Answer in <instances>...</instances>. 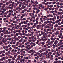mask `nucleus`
Wrapping results in <instances>:
<instances>
[{"label": "nucleus", "mask_w": 63, "mask_h": 63, "mask_svg": "<svg viewBox=\"0 0 63 63\" xmlns=\"http://www.w3.org/2000/svg\"><path fill=\"white\" fill-rule=\"evenodd\" d=\"M32 6L33 7L32 9L33 10H36V7H38V5L36 4H35L34 3H33V4H32Z\"/></svg>", "instance_id": "nucleus-1"}, {"label": "nucleus", "mask_w": 63, "mask_h": 63, "mask_svg": "<svg viewBox=\"0 0 63 63\" xmlns=\"http://www.w3.org/2000/svg\"><path fill=\"white\" fill-rule=\"evenodd\" d=\"M47 37V36H46V35H43L42 36V37H41V41H42V40H43V39H45V38H46Z\"/></svg>", "instance_id": "nucleus-2"}, {"label": "nucleus", "mask_w": 63, "mask_h": 63, "mask_svg": "<svg viewBox=\"0 0 63 63\" xmlns=\"http://www.w3.org/2000/svg\"><path fill=\"white\" fill-rule=\"evenodd\" d=\"M59 43L60 45H63V40L62 39H61L60 40V42H59Z\"/></svg>", "instance_id": "nucleus-3"}, {"label": "nucleus", "mask_w": 63, "mask_h": 63, "mask_svg": "<svg viewBox=\"0 0 63 63\" xmlns=\"http://www.w3.org/2000/svg\"><path fill=\"white\" fill-rule=\"evenodd\" d=\"M15 31L16 32H17V33H18V32H21V31H20L19 29L18 30H15Z\"/></svg>", "instance_id": "nucleus-4"}, {"label": "nucleus", "mask_w": 63, "mask_h": 63, "mask_svg": "<svg viewBox=\"0 0 63 63\" xmlns=\"http://www.w3.org/2000/svg\"><path fill=\"white\" fill-rule=\"evenodd\" d=\"M48 38H45L43 39L42 40V41H43V42H45V41H47V40Z\"/></svg>", "instance_id": "nucleus-5"}, {"label": "nucleus", "mask_w": 63, "mask_h": 63, "mask_svg": "<svg viewBox=\"0 0 63 63\" xmlns=\"http://www.w3.org/2000/svg\"><path fill=\"white\" fill-rule=\"evenodd\" d=\"M47 25H46L45 26V28H50V27L49 26H48V25H49V24H47Z\"/></svg>", "instance_id": "nucleus-6"}, {"label": "nucleus", "mask_w": 63, "mask_h": 63, "mask_svg": "<svg viewBox=\"0 0 63 63\" xmlns=\"http://www.w3.org/2000/svg\"><path fill=\"white\" fill-rule=\"evenodd\" d=\"M29 15L30 16H33L34 15V13H29Z\"/></svg>", "instance_id": "nucleus-7"}, {"label": "nucleus", "mask_w": 63, "mask_h": 63, "mask_svg": "<svg viewBox=\"0 0 63 63\" xmlns=\"http://www.w3.org/2000/svg\"><path fill=\"white\" fill-rule=\"evenodd\" d=\"M36 28L37 29H40V28L39 27V25L37 24L36 25Z\"/></svg>", "instance_id": "nucleus-8"}, {"label": "nucleus", "mask_w": 63, "mask_h": 63, "mask_svg": "<svg viewBox=\"0 0 63 63\" xmlns=\"http://www.w3.org/2000/svg\"><path fill=\"white\" fill-rule=\"evenodd\" d=\"M58 41H57V40H56L55 41V42H54V44L55 45H57V43H58Z\"/></svg>", "instance_id": "nucleus-9"}, {"label": "nucleus", "mask_w": 63, "mask_h": 63, "mask_svg": "<svg viewBox=\"0 0 63 63\" xmlns=\"http://www.w3.org/2000/svg\"><path fill=\"white\" fill-rule=\"evenodd\" d=\"M19 12L18 11H18H16V13L17 14H19V15H20V13H19V12Z\"/></svg>", "instance_id": "nucleus-10"}, {"label": "nucleus", "mask_w": 63, "mask_h": 63, "mask_svg": "<svg viewBox=\"0 0 63 63\" xmlns=\"http://www.w3.org/2000/svg\"><path fill=\"white\" fill-rule=\"evenodd\" d=\"M3 42L2 41H0V45L1 46H3Z\"/></svg>", "instance_id": "nucleus-11"}, {"label": "nucleus", "mask_w": 63, "mask_h": 63, "mask_svg": "<svg viewBox=\"0 0 63 63\" xmlns=\"http://www.w3.org/2000/svg\"><path fill=\"white\" fill-rule=\"evenodd\" d=\"M41 33L42 35H43V34L44 35V34H45V32H43V31H42L41 32Z\"/></svg>", "instance_id": "nucleus-12"}, {"label": "nucleus", "mask_w": 63, "mask_h": 63, "mask_svg": "<svg viewBox=\"0 0 63 63\" xmlns=\"http://www.w3.org/2000/svg\"><path fill=\"white\" fill-rule=\"evenodd\" d=\"M18 34L19 35H20V36H22L23 34L21 33V32H19L18 33Z\"/></svg>", "instance_id": "nucleus-13"}, {"label": "nucleus", "mask_w": 63, "mask_h": 63, "mask_svg": "<svg viewBox=\"0 0 63 63\" xmlns=\"http://www.w3.org/2000/svg\"><path fill=\"white\" fill-rule=\"evenodd\" d=\"M47 31H51V29L48 28L47 29Z\"/></svg>", "instance_id": "nucleus-14"}, {"label": "nucleus", "mask_w": 63, "mask_h": 63, "mask_svg": "<svg viewBox=\"0 0 63 63\" xmlns=\"http://www.w3.org/2000/svg\"><path fill=\"white\" fill-rule=\"evenodd\" d=\"M40 44H41L42 45H44L45 44V42H41L40 43Z\"/></svg>", "instance_id": "nucleus-15"}, {"label": "nucleus", "mask_w": 63, "mask_h": 63, "mask_svg": "<svg viewBox=\"0 0 63 63\" xmlns=\"http://www.w3.org/2000/svg\"><path fill=\"white\" fill-rule=\"evenodd\" d=\"M31 33L32 34H31V36H33V34H34V32H33V31H32L31 32Z\"/></svg>", "instance_id": "nucleus-16"}, {"label": "nucleus", "mask_w": 63, "mask_h": 63, "mask_svg": "<svg viewBox=\"0 0 63 63\" xmlns=\"http://www.w3.org/2000/svg\"><path fill=\"white\" fill-rule=\"evenodd\" d=\"M29 10H30V12H31V13H32V9L31 8H29Z\"/></svg>", "instance_id": "nucleus-17"}, {"label": "nucleus", "mask_w": 63, "mask_h": 63, "mask_svg": "<svg viewBox=\"0 0 63 63\" xmlns=\"http://www.w3.org/2000/svg\"><path fill=\"white\" fill-rule=\"evenodd\" d=\"M46 50V48H45V49L43 48L42 49V51L43 52L45 51Z\"/></svg>", "instance_id": "nucleus-18"}, {"label": "nucleus", "mask_w": 63, "mask_h": 63, "mask_svg": "<svg viewBox=\"0 0 63 63\" xmlns=\"http://www.w3.org/2000/svg\"><path fill=\"white\" fill-rule=\"evenodd\" d=\"M36 10L37 11V12H40V9H38V8H36Z\"/></svg>", "instance_id": "nucleus-19"}, {"label": "nucleus", "mask_w": 63, "mask_h": 63, "mask_svg": "<svg viewBox=\"0 0 63 63\" xmlns=\"http://www.w3.org/2000/svg\"><path fill=\"white\" fill-rule=\"evenodd\" d=\"M58 26V25L57 24H55L54 26L55 27H57Z\"/></svg>", "instance_id": "nucleus-20"}, {"label": "nucleus", "mask_w": 63, "mask_h": 63, "mask_svg": "<svg viewBox=\"0 0 63 63\" xmlns=\"http://www.w3.org/2000/svg\"><path fill=\"white\" fill-rule=\"evenodd\" d=\"M23 5H25V6H27V4H26V2H24L23 3Z\"/></svg>", "instance_id": "nucleus-21"}, {"label": "nucleus", "mask_w": 63, "mask_h": 63, "mask_svg": "<svg viewBox=\"0 0 63 63\" xmlns=\"http://www.w3.org/2000/svg\"><path fill=\"white\" fill-rule=\"evenodd\" d=\"M6 7V4H4L3 6H2V7L3 8H4Z\"/></svg>", "instance_id": "nucleus-22"}, {"label": "nucleus", "mask_w": 63, "mask_h": 63, "mask_svg": "<svg viewBox=\"0 0 63 63\" xmlns=\"http://www.w3.org/2000/svg\"><path fill=\"white\" fill-rule=\"evenodd\" d=\"M20 55H21V56H22L23 55V56H25V54H23V53H22L20 54Z\"/></svg>", "instance_id": "nucleus-23"}, {"label": "nucleus", "mask_w": 63, "mask_h": 63, "mask_svg": "<svg viewBox=\"0 0 63 63\" xmlns=\"http://www.w3.org/2000/svg\"><path fill=\"white\" fill-rule=\"evenodd\" d=\"M8 3L9 4H12V1L11 0H10L9 2H8Z\"/></svg>", "instance_id": "nucleus-24"}, {"label": "nucleus", "mask_w": 63, "mask_h": 63, "mask_svg": "<svg viewBox=\"0 0 63 63\" xmlns=\"http://www.w3.org/2000/svg\"><path fill=\"white\" fill-rule=\"evenodd\" d=\"M32 42H35L36 41V40L34 39H32L31 40Z\"/></svg>", "instance_id": "nucleus-25"}, {"label": "nucleus", "mask_w": 63, "mask_h": 63, "mask_svg": "<svg viewBox=\"0 0 63 63\" xmlns=\"http://www.w3.org/2000/svg\"><path fill=\"white\" fill-rule=\"evenodd\" d=\"M8 38H12V37H11V36L10 35H8Z\"/></svg>", "instance_id": "nucleus-26"}, {"label": "nucleus", "mask_w": 63, "mask_h": 63, "mask_svg": "<svg viewBox=\"0 0 63 63\" xmlns=\"http://www.w3.org/2000/svg\"><path fill=\"white\" fill-rule=\"evenodd\" d=\"M4 34H9V32H4Z\"/></svg>", "instance_id": "nucleus-27"}, {"label": "nucleus", "mask_w": 63, "mask_h": 63, "mask_svg": "<svg viewBox=\"0 0 63 63\" xmlns=\"http://www.w3.org/2000/svg\"><path fill=\"white\" fill-rule=\"evenodd\" d=\"M8 37V35L7 34H6L4 35V38H6V37Z\"/></svg>", "instance_id": "nucleus-28"}, {"label": "nucleus", "mask_w": 63, "mask_h": 63, "mask_svg": "<svg viewBox=\"0 0 63 63\" xmlns=\"http://www.w3.org/2000/svg\"><path fill=\"white\" fill-rule=\"evenodd\" d=\"M9 38L8 37H7L6 38V42L7 41H9Z\"/></svg>", "instance_id": "nucleus-29"}, {"label": "nucleus", "mask_w": 63, "mask_h": 63, "mask_svg": "<svg viewBox=\"0 0 63 63\" xmlns=\"http://www.w3.org/2000/svg\"><path fill=\"white\" fill-rule=\"evenodd\" d=\"M19 10H18V11L19 12H20V10H22V9L21 8H19Z\"/></svg>", "instance_id": "nucleus-30"}, {"label": "nucleus", "mask_w": 63, "mask_h": 63, "mask_svg": "<svg viewBox=\"0 0 63 63\" xmlns=\"http://www.w3.org/2000/svg\"><path fill=\"white\" fill-rule=\"evenodd\" d=\"M15 23L16 24H16H18V23H18V22L17 20L16 21Z\"/></svg>", "instance_id": "nucleus-31"}, {"label": "nucleus", "mask_w": 63, "mask_h": 63, "mask_svg": "<svg viewBox=\"0 0 63 63\" xmlns=\"http://www.w3.org/2000/svg\"><path fill=\"white\" fill-rule=\"evenodd\" d=\"M38 24L39 25H41L42 24V22L41 21L39 22Z\"/></svg>", "instance_id": "nucleus-32"}, {"label": "nucleus", "mask_w": 63, "mask_h": 63, "mask_svg": "<svg viewBox=\"0 0 63 63\" xmlns=\"http://www.w3.org/2000/svg\"><path fill=\"white\" fill-rule=\"evenodd\" d=\"M22 6L24 8H26V7L24 5H23Z\"/></svg>", "instance_id": "nucleus-33"}, {"label": "nucleus", "mask_w": 63, "mask_h": 63, "mask_svg": "<svg viewBox=\"0 0 63 63\" xmlns=\"http://www.w3.org/2000/svg\"><path fill=\"white\" fill-rule=\"evenodd\" d=\"M2 56H6V55H5V54H4V53H2Z\"/></svg>", "instance_id": "nucleus-34"}, {"label": "nucleus", "mask_w": 63, "mask_h": 63, "mask_svg": "<svg viewBox=\"0 0 63 63\" xmlns=\"http://www.w3.org/2000/svg\"><path fill=\"white\" fill-rule=\"evenodd\" d=\"M46 32L47 34H49V32L48 31H46Z\"/></svg>", "instance_id": "nucleus-35"}, {"label": "nucleus", "mask_w": 63, "mask_h": 63, "mask_svg": "<svg viewBox=\"0 0 63 63\" xmlns=\"http://www.w3.org/2000/svg\"><path fill=\"white\" fill-rule=\"evenodd\" d=\"M28 62H30V63H31V60H28Z\"/></svg>", "instance_id": "nucleus-36"}, {"label": "nucleus", "mask_w": 63, "mask_h": 63, "mask_svg": "<svg viewBox=\"0 0 63 63\" xmlns=\"http://www.w3.org/2000/svg\"><path fill=\"white\" fill-rule=\"evenodd\" d=\"M59 18H60V17H59V16H58L57 17V19H59Z\"/></svg>", "instance_id": "nucleus-37"}, {"label": "nucleus", "mask_w": 63, "mask_h": 63, "mask_svg": "<svg viewBox=\"0 0 63 63\" xmlns=\"http://www.w3.org/2000/svg\"><path fill=\"white\" fill-rule=\"evenodd\" d=\"M20 26L18 25H17V27H18V28H20Z\"/></svg>", "instance_id": "nucleus-38"}, {"label": "nucleus", "mask_w": 63, "mask_h": 63, "mask_svg": "<svg viewBox=\"0 0 63 63\" xmlns=\"http://www.w3.org/2000/svg\"><path fill=\"white\" fill-rule=\"evenodd\" d=\"M42 27H44V26H45V24H42Z\"/></svg>", "instance_id": "nucleus-39"}, {"label": "nucleus", "mask_w": 63, "mask_h": 63, "mask_svg": "<svg viewBox=\"0 0 63 63\" xmlns=\"http://www.w3.org/2000/svg\"><path fill=\"white\" fill-rule=\"evenodd\" d=\"M2 42L3 44H4V43H5V41H3V40H2Z\"/></svg>", "instance_id": "nucleus-40"}, {"label": "nucleus", "mask_w": 63, "mask_h": 63, "mask_svg": "<svg viewBox=\"0 0 63 63\" xmlns=\"http://www.w3.org/2000/svg\"><path fill=\"white\" fill-rule=\"evenodd\" d=\"M14 49H12L11 50V52H14Z\"/></svg>", "instance_id": "nucleus-41"}, {"label": "nucleus", "mask_w": 63, "mask_h": 63, "mask_svg": "<svg viewBox=\"0 0 63 63\" xmlns=\"http://www.w3.org/2000/svg\"><path fill=\"white\" fill-rule=\"evenodd\" d=\"M4 35V34L3 33H2L1 34V36H3Z\"/></svg>", "instance_id": "nucleus-42"}, {"label": "nucleus", "mask_w": 63, "mask_h": 63, "mask_svg": "<svg viewBox=\"0 0 63 63\" xmlns=\"http://www.w3.org/2000/svg\"><path fill=\"white\" fill-rule=\"evenodd\" d=\"M12 30H15V27H12Z\"/></svg>", "instance_id": "nucleus-43"}, {"label": "nucleus", "mask_w": 63, "mask_h": 63, "mask_svg": "<svg viewBox=\"0 0 63 63\" xmlns=\"http://www.w3.org/2000/svg\"><path fill=\"white\" fill-rule=\"evenodd\" d=\"M17 21H18V22H20V19H17Z\"/></svg>", "instance_id": "nucleus-44"}, {"label": "nucleus", "mask_w": 63, "mask_h": 63, "mask_svg": "<svg viewBox=\"0 0 63 63\" xmlns=\"http://www.w3.org/2000/svg\"><path fill=\"white\" fill-rule=\"evenodd\" d=\"M32 39H34V38H35V37L34 36H32Z\"/></svg>", "instance_id": "nucleus-45"}, {"label": "nucleus", "mask_w": 63, "mask_h": 63, "mask_svg": "<svg viewBox=\"0 0 63 63\" xmlns=\"http://www.w3.org/2000/svg\"><path fill=\"white\" fill-rule=\"evenodd\" d=\"M10 24L11 25L13 26H14V24L13 23H11Z\"/></svg>", "instance_id": "nucleus-46"}, {"label": "nucleus", "mask_w": 63, "mask_h": 63, "mask_svg": "<svg viewBox=\"0 0 63 63\" xmlns=\"http://www.w3.org/2000/svg\"><path fill=\"white\" fill-rule=\"evenodd\" d=\"M28 32L29 33H31V31L30 30H28Z\"/></svg>", "instance_id": "nucleus-47"}, {"label": "nucleus", "mask_w": 63, "mask_h": 63, "mask_svg": "<svg viewBox=\"0 0 63 63\" xmlns=\"http://www.w3.org/2000/svg\"><path fill=\"white\" fill-rule=\"evenodd\" d=\"M16 59V58L14 57H13L12 58V60H14Z\"/></svg>", "instance_id": "nucleus-48"}, {"label": "nucleus", "mask_w": 63, "mask_h": 63, "mask_svg": "<svg viewBox=\"0 0 63 63\" xmlns=\"http://www.w3.org/2000/svg\"><path fill=\"white\" fill-rule=\"evenodd\" d=\"M27 19L28 20H30V17H29L27 18Z\"/></svg>", "instance_id": "nucleus-49"}, {"label": "nucleus", "mask_w": 63, "mask_h": 63, "mask_svg": "<svg viewBox=\"0 0 63 63\" xmlns=\"http://www.w3.org/2000/svg\"><path fill=\"white\" fill-rule=\"evenodd\" d=\"M17 3L18 4H19L20 3V2L19 1H18L17 2Z\"/></svg>", "instance_id": "nucleus-50"}, {"label": "nucleus", "mask_w": 63, "mask_h": 63, "mask_svg": "<svg viewBox=\"0 0 63 63\" xmlns=\"http://www.w3.org/2000/svg\"><path fill=\"white\" fill-rule=\"evenodd\" d=\"M29 40H32V38L31 37H29Z\"/></svg>", "instance_id": "nucleus-51"}, {"label": "nucleus", "mask_w": 63, "mask_h": 63, "mask_svg": "<svg viewBox=\"0 0 63 63\" xmlns=\"http://www.w3.org/2000/svg\"><path fill=\"white\" fill-rule=\"evenodd\" d=\"M49 33L50 34H52V31L49 32Z\"/></svg>", "instance_id": "nucleus-52"}, {"label": "nucleus", "mask_w": 63, "mask_h": 63, "mask_svg": "<svg viewBox=\"0 0 63 63\" xmlns=\"http://www.w3.org/2000/svg\"><path fill=\"white\" fill-rule=\"evenodd\" d=\"M24 42H25V43H26L27 42V40L26 39H24Z\"/></svg>", "instance_id": "nucleus-53"}, {"label": "nucleus", "mask_w": 63, "mask_h": 63, "mask_svg": "<svg viewBox=\"0 0 63 63\" xmlns=\"http://www.w3.org/2000/svg\"><path fill=\"white\" fill-rule=\"evenodd\" d=\"M28 36L29 37L31 36V34L30 33H28Z\"/></svg>", "instance_id": "nucleus-54"}, {"label": "nucleus", "mask_w": 63, "mask_h": 63, "mask_svg": "<svg viewBox=\"0 0 63 63\" xmlns=\"http://www.w3.org/2000/svg\"><path fill=\"white\" fill-rule=\"evenodd\" d=\"M33 45L32 44L31 45V47H32V48H33Z\"/></svg>", "instance_id": "nucleus-55"}, {"label": "nucleus", "mask_w": 63, "mask_h": 63, "mask_svg": "<svg viewBox=\"0 0 63 63\" xmlns=\"http://www.w3.org/2000/svg\"><path fill=\"white\" fill-rule=\"evenodd\" d=\"M61 53H60V54H63V50H61Z\"/></svg>", "instance_id": "nucleus-56"}, {"label": "nucleus", "mask_w": 63, "mask_h": 63, "mask_svg": "<svg viewBox=\"0 0 63 63\" xmlns=\"http://www.w3.org/2000/svg\"><path fill=\"white\" fill-rule=\"evenodd\" d=\"M56 32L58 34V33H59V32L57 30L56 31Z\"/></svg>", "instance_id": "nucleus-57"}, {"label": "nucleus", "mask_w": 63, "mask_h": 63, "mask_svg": "<svg viewBox=\"0 0 63 63\" xmlns=\"http://www.w3.org/2000/svg\"><path fill=\"white\" fill-rule=\"evenodd\" d=\"M18 7H17L16 8V10H18Z\"/></svg>", "instance_id": "nucleus-58"}, {"label": "nucleus", "mask_w": 63, "mask_h": 63, "mask_svg": "<svg viewBox=\"0 0 63 63\" xmlns=\"http://www.w3.org/2000/svg\"><path fill=\"white\" fill-rule=\"evenodd\" d=\"M59 11H60V12H61V11H62V9H61V8H59Z\"/></svg>", "instance_id": "nucleus-59"}, {"label": "nucleus", "mask_w": 63, "mask_h": 63, "mask_svg": "<svg viewBox=\"0 0 63 63\" xmlns=\"http://www.w3.org/2000/svg\"><path fill=\"white\" fill-rule=\"evenodd\" d=\"M19 39L18 38H17L16 39V41H19Z\"/></svg>", "instance_id": "nucleus-60"}, {"label": "nucleus", "mask_w": 63, "mask_h": 63, "mask_svg": "<svg viewBox=\"0 0 63 63\" xmlns=\"http://www.w3.org/2000/svg\"><path fill=\"white\" fill-rule=\"evenodd\" d=\"M56 3V2L54 1L53 2H52V4H55Z\"/></svg>", "instance_id": "nucleus-61"}, {"label": "nucleus", "mask_w": 63, "mask_h": 63, "mask_svg": "<svg viewBox=\"0 0 63 63\" xmlns=\"http://www.w3.org/2000/svg\"><path fill=\"white\" fill-rule=\"evenodd\" d=\"M11 36V37H13V36H14V34H13V33L12 34H11V35H10Z\"/></svg>", "instance_id": "nucleus-62"}, {"label": "nucleus", "mask_w": 63, "mask_h": 63, "mask_svg": "<svg viewBox=\"0 0 63 63\" xmlns=\"http://www.w3.org/2000/svg\"><path fill=\"white\" fill-rule=\"evenodd\" d=\"M2 3L4 4H5V3H6V1H2Z\"/></svg>", "instance_id": "nucleus-63"}, {"label": "nucleus", "mask_w": 63, "mask_h": 63, "mask_svg": "<svg viewBox=\"0 0 63 63\" xmlns=\"http://www.w3.org/2000/svg\"><path fill=\"white\" fill-rule=\"evenodd\" d=\"M11 63H14V61H11Z\"/></svg>", "instance_id": "nucleus-64"}]
</instances>
